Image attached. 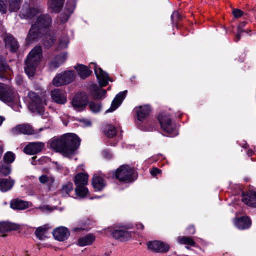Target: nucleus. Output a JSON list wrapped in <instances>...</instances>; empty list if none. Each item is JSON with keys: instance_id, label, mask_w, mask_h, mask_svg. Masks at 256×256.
Returning <instances> with one entry per match:
<instances>
[{"instance_id": "obj_1", "label": "nucleus", "mask_w": 256, "mask_h": 256, "mask_svg": "<svg viewBox=\"0 0 256 256\" xmlns=\"http://www.w3.org/2000/svg\"><path fill=\"white\" fill-rule=\"evenodd\" d=\"M80 140L75 134L68 133L50 142V147L61 153L64 156L70 158L80 145Z\"/></svg>"}, {"instance_id": "obj_2", "label": "nucleus", "mask_w": 256, "mask_h": 256, "mask_svg": "<svg viewBox=\"0 0 256 256\" xmlns=\"http://www.w3.org/2000/svg\"><path fill=\"white\" fill-rule=\"evenodd\" d=\"M52 24V18L48 14H43L39 16L35 23L32 26L27 36V40L29 43L41 37L42 34L46 32L47 28Z\"/></svg>"}, {"instance_id": "obj_3", "label": "nucleus", "mask_w": 256, "mask_h": 256, "mask_svg": "<svg viewBox=\"0 0 256 256\" xmlns=\"http://www.w3.org/2000/svg\"><path fill=\"white\" fill-rule=\"evenodd\" d=\"M42 58L40 46L34 47L28 54L24 62V70L29 77H33L36 68Z\"/></svg>"}, {"instance_id": "obj_4", "label": "nucleus", "mask_w": 256, "mask_h": 256, "mask_svg": "<svg viewBox=\"0 0 256 256\" xmlns=\"http://www.w3.org/2000/svg\"><path fill=\"white\" fill-rule=\"evenodd\" d=\"M112 176L120 182H132L136 179L138 174L136 171L128 165H122L115 172L112 173Z\"/></svg>"}, {"instance_id": "obj_5", "label": "nucleus", "mask_w": 256, "mask_h": 256, "mask_svg": "<svg viewBox=\"0 0 256 256\" xmlns=\"http://www.w3.org/2000/svg\"><path fill=\"white\" fill-rule=\"evenodd\" d=\"M0 100L9 106L16 104L18 94L10 86L0 82Z\"/></svg>"}, {"instance_id": "obj_6", "label": "nucleus", "mask_w": 256, "mask_h": 256, "mask_svg": "<svg viewBox=\"0 0 256 256\" xmlns=\"http://www.w3.org/2000/svg\"><path fill=\"white\" fill-rule=\"evenodd\" d=\"M30 100L28 108L33 112H36L40 115H43L44 112V106L46 105L44 100H42L38 95L34 92H30L28 94Z\"/></svg>"}, {"instance_id": "obj_7", "label": "nucleus", "mask_w": 256, "mask_h": 256, "mask_svg": "<svg viewBox=\"0 0 256 256\" xmlns=\"http://www.w3.org/2000/svg\"><path fill=\"white\" fill-rule=\"evenodd\" d=\"M158 120L162 129L170 136L178 134L175 125L172 122L170 116L165 112H162L158 116Z\"/></svg>"}, {"instance_id": "obj_8", "label": "nucleus", "mask_w": 256, "mask_h": 256, "mask_svg": "<svg viewBox=\"0 0 256 256\" xmlns=\"http://www.w3.org/2000/svg\"><path fill=\"white\" fill-rule=\"evenodd\" d=\"M74 72L72 70L65 71L58 74L53 79L52 84L56 86H60L68 84L74 78Z\"/></svg>"}, {"instance_id": "obj_9", "label": "nucleus", "mask_w": 256, "mask_h": 256, "mask_svg": "<svg viewBox=\"0 0 256 256\" xmlns=\"http://www.w3.org/2000/svg\"><path fill=\"white\" fill-rule=\"evenodd\" d=\"M23 0H0V12L6 14L8 10L10 12H17L20 7Z\"/></svg>"}, {"instance_id": "obj_10", "label": "nucleus", "mask_w": 256, "mask_h": 256, "mask_svg": "<svg viewBox=\"0 0 256 256\" xmlns=\"http://www.w3.org/2000/svg\"><path fill=\"white\" fill-rule=\"evenodd\" d=\"M89 66L90 68H94L100 87L106 86L108 84V81H111L108 76V74L104 72L100 68H98L96 63H90Z\"/></svg>"}, {"instance_id": "obj_11", "label": "nucleus", "mask_w": 256, "mask_h": 256, "mask_svg": "<svg viewBox=\"0 0 256 256\" xmlns=\"http://www.w3.org/2000/svg\"><path fill=\"white\" fill-rule=\"evenodd\" d=\"M88 98L84 94L80 92L76 94L73 98L72 104L76 110H82L87 105Z\"/></svg>"}, {"instance_id": "obj_12", "label": "nucleus", "mask_w": 256, "mask_h": 256, "mask_svg": "<svg viewBox=\"0 0 256 256\" xmlns=\"http://www.w3.org/2000/svg\"><path fill=\"white\" fill-rule=\"evenodd\" d=\"M10 133L12 135L20 134L32 135L36 134V132L31 125L28 124H24L17 125L13 128L10 130Z\"/></svg>"}, {"instance_id": "obj_13", "label": "nucleus", "mask_w": 256, "mask_h": 256, "mask_svg": "<svg viewBox=\"0 0 256 256\" xmlns=\"http://www.w3.org/2000/svg\"><path fill=\"white\" fill-rule=\"evenodd\" d=\"M148 248L153 252L160 253H166L170 248V246L162 241L154 240L148 242Z\"/></svg>"}, {"instance_id": "obj_14", "label": "nucleus", "mask_w": 256, "mask_h": 256, "mask_svg": "<svg viewBox=\"0 0 256 256\" xmlns=\"http://www.w3.org/2000/svg\"><path fill=\"white\" fill-rule=\"evenodd\" d=\"M52 234L56 240L64 242L69 238L70 232L66 227L61 226L54 229Z\"/></svg>"}, {"instance_id": "obj_15", "label": "nucleus", "mask_w": 256, "mask_h": 256, "mask_svg": "<svg viewBox=\"0 0 256 256\" xmlns=\"http://www.w3.org/2000/svg\"><path fill=\"white\" fill-rule=\"evenodd\" d=\"M39 12L38 8H30L28 4H24L20 11L19 16L22 18H31Z\"/></svg>"}, {"instance_id": "obj_16", "label": "nucleus", "mask_w": 256, "mask_h": 256, "mask_svg": "<svg viewBox=\"0 0 256 256\" xmlns=\"http://www.w3.org/2000/svg\"><path fill=\"white\" fill-rule=\"evenodd\" d=\"M51 97L56 103L60 104H64L67 101L66 94L64 90L56 88L52 90Z\"/></svg>"}, {"instance_id": "obj_17", "label": "nucleus", "mask_w": 256, "mask_h": 256, "mask_svg": "<svg viewBox=\"0 0 256 256\" xmlns=\"http://www.w3.org/2000/svg\"><path fill=\"white\" fill-rule=\"evenodd\" d=\"M112 234L115 239L122 242L128 240L132 236L131 232L122 228L113 230Z\"/></svg>"}, {"instance_id": "obj_18", "label": "nucleus", "mask_w": 256, "mask_h": 256, "mask_svg": "<svg viewBox=\"0 0 256 256\" xmlns=\"http://www.w3.org/2000/svg\"><path fill=\"white\" fill-rule=\"evenodd\" d=\"M44 146L42 142H30L27 144L24 149V152L28 154H34L40 152Z\"/></svg>"}, {"instance_id": "obj_19", "label": "nucleus", "mask_w": 256, "mask_h": 256, "mask_svg": "<svg viewBox=\"0 0 256 256\" xmlns=\"http://www.w3.org/2000/svg\"><path fill=\"white\" fill-rule=\"evenodd\" d=\"M127 90H124L119 92L112 100L111 106L106 111V112H112L116 110L121 104L124 99L126 96Z\"/></svg>"}, {"instance_id": "obj_20", "label": "nucleus", "mask_w": 256, "mask_h": 256, "mask_svg": "<svg viewBox=\"0 0 256 256\" xmlns=\"http://www.w3.org/2000/svg\"><path fill=\"white\" fill-rule=\"evenodd\" d=\"M92 185L95 190L100 191L106 186V182L102 175L95 174L92 180Z\"/></svg>"}, {"instance_id": "obj_21", "label": "nucleus", "mask_w": 256, "mask_h": 256, "mask_svg": "<svg viewBox=\"0 0 256 256\" xmlns=\"http://www.w3.org/2000/svg\"><path fill=\"white\" fill-rule=\"evenodd\" d=\"M242 200L248 206L256 208V192L250 191L243 194Z\"/></svg>"}, {"instance_id": "obj_22", "label": "nucleus", "mask_w": 256, "mask_h": 256, "mask_svg": "<svg viewBox=\"0 0 256 256\" xmlns=\"http://www.w3.org/2000/svg\"><path fill=\"white\" fill-rule=\"evenodd\" d=\"M134 110L136 112L138 120L142 122L150 114V108L148 105L136 107Z\"/></svg>"}, {"instance_id": "obj_23", "label": "nucleus", "mask_w": 256, "mask_h": 256, "mask_svg": "<svg viewBox=\"0 0 256 256\" xmlns=\"http://www.w3.org/2000/svg\"><path fill=\"white\" fill-rule=\"evenodd\" d=\"M76 6L74 0H68L66 4V9L67 10L66 14H61L60 17V22L64 23L68 20L69 16L72 13Z\"/></svg>"}, {"instance_id": "obj_24", "label": "nucleus", "mask_w": 256, "mask_h": 256, "mask_svg": "<svg viewBox=\"0 0 256 256\" xmlns=\"http://www.w3.org/2000/svg\"><path fill=\"white\" fill-rule=\"evenodd\" d=\"M6 46L9 48L12 52H16L19 46L17 40L11 35H6L5 39Z\"/></svg>"}, {"instance_id": "obj_25", "label": "nucleus", "mask_w": 256, "mask_h": 256, "mask_svg": "<svg viewBox=\"0 0 256 256\" xmlns=\"http://www.w3.org/2000/svg\"><path fill=\"white\" fill-rule=\"evenodd\" d=\"M94 222L89 218H84L80 222V226L74 228L73 229L74 232H78L82 230H88L94 226Z\"/></svg>"}, {"instance_id": "obj_26", "label": "nucleus", "mask_w": 256, "mask_h": 256, "mask_svg": "<svg viewBox=\"0 0 256 256\" xmlns=\"http://www.w3.org/2000/svg\"><path fill=\"white\" fill-rule=\"evenodd\" d=\"M235 224L238 229L244 230L250 228L251 225V222L248 217L242 216L236 220Z\"/></svg>"}, {"instance_id": "obj_27", "label": "nucleus", "mask_w": 256, "mask_h": 256, "mask_svg": "<svg viewBox=\"0 0 256 256\" xmlns=\"http://www.w3.org/2000/svg\"><path fill=\"white\" fill-rule=\"evenodd\" d=\"M38 180L41 184H44L46 186L48 190H51L55 181V178L53 176L48 174H42L40 176Z\"/></svg>"}, {"instance_id": "obj_28", "label": "nucleus", "mask_w": 256, "mask_h": 256, "mask_svg": "<svg viewBox=\"0 0 256 256\" xmlns=\"http://www.w3.org/2000/svg\"><path fill=\"white\" fill-rule=\"evenodd\" d=\"M74 68L77 70L78 75L82 79L86 78L92 72V71L88 66L82 64H77Z\"/></svg>"}, {"instance_id": "obj_29", "label": "nucleus", "mask_w": 256, "mask_h": 256, "mask_svg": "<svg viewBox=\"0 0 256 256\" xmlns=\"http://www.w3.org/2000/svg\"><path fill=\"white\" fill-rule=\"evenodd\" d=\"M19 228V226L16 224L8 222H0V233L3 234L8 231L16 230Z\"/></svg>"}, {"instance_id": "obj_30", "label": "nucleus", "mask_w": 256, "mask_h": 256, "mask_svg": "<svg viewBox=\"0 0 256 256\" xmlns=\"http://www.w3.org/2000/svg\"><path fill=\"white\" fill-rule=\"evenodd\" d=\"M14 183V180L10 178H1L0 180V190L2 192H6L10 190Z\"/></svg>"}, {"instance_id": "obj_31", "label": "nucleus", "mask_w": 256, "mask_h": 256, "mask_svg": "<svg viewBox=\"0 0 256 256\" xmlns=\"http://www.w3.org/2000/svg\"><path fill=\"white\" fill-rule=\"evenodd\" d=\"M67 54L66 52L60 54L55 56L50 62V66L54 68H58L66 59Z\"/></svg>"}, {"instance_id": "obj_32", "label": "nucleus", "mask_w": 256, "mask_h": 256, "mask_svg": "<svg viewBox=\"0 0 256 256\" xmlns=\"http://www.w3.org/2000/svg\"><path fill=\"white\" fill-rule=\"evenodd\" d=\"M95 236L92 234H88L86 236L80 238L78 244L80 246L90 245L95 240Z\"/></svg>"}, {"instance_id": "obj_33", "label": "nucleus", "mask_w": 256, "mask_h": 256, "mask_svg": "<svg viewBox=\"0 0 256 256\" xmlns=\"http://www.w3.org/2000/svg\"><path fill=\"white\" fill-rule=\"evenodd\" d=\"M28 206V202L18 199L12 200L10 202V207L14 210H23Z\"/></svg>"}, {"instance_id": "obj_34", "label": "nucleus", "mask_w": 256, "mask_h": 256, "mask_svg": "<svg viewBox=\"0 0 256 256\" xmlns=\"http://www.w3.org/2000/svg\"><path fill=\"white\" fill-rule=\"evenodd\" d=\"M64 0H49L48 4L50 8L54 12H59L62 10Z\"/></svg>"}, {"instance_id": "obj_35", "label": "nucleus", "mask_w": 256, "mask_h": 256, "mask_svg": "<svg viewBox=\"0 0 256 256\" xmlns=\"http://www.w3.org/2000/svg\"><path fill=\"white\" fill-rule=\"evenodd\" d=\"M88 175L84 173H79L74 178V183L77 186H86L88 184Z\"/></svg>"}, {"instance_id": "obj_36", "label": "nucleus", "mask_w": 256, "mask_h": 256, "mask_svg": "<svg viewBox=\"0 0 256 256\" xmlns=\"http://www.w3.org/2000/svg\"><path fill=\"white\" fill-rule=\"evenodd\" d=\"M48 229V227L47 225L38 228L35 231L36 238L40 240H44L46 238V233Z\"/></svg>"}, {"instance_id": "obj_37", "label": "nucleus", "mask_w": 256, "mask_h": 256, "mask_svg": "<svg viewBox=\"0 0 256 256\" xmlns=\"http://www.w3.org/2000/svg\"><path fill=\"white\" fill-rule=\"evenodd\" d=\"M104 134L109 138H113L117 134L115 126L112 124L106 125L103 130Z\"/></svg>"}, {"instance_id": "obj_38", "label": "nucleus", "mask_w": 256, "mask_h": 256, "mask_svg": "<svg viewBox=\"0 0 256 256\" xmlns=\"http://www.w3.org/2000/svg\"><path fill=\"white\" fill-rule=\"evenodd\" d=\"M92 94L94 98L100 100L105 97L106 91L100 89L96 85H95L93 86Z\"/></svg>"}, {"instance_id": "obj_39", "label": "nucleus", "mask_w": 256, "mask_h": 256, "mask_svg": "<svg viewBox=\"0 0 256 256\" xmlns=\"http://www.w3.org/2000/svg\"><path fill=\"white\" fill-rule=\"evenodd\" d=\"M177 240L181 244L189 245L192 246H194L196 245V242L190 236H179Z\"/></svg>"}, {"instance_id": "obj_40", "label": "nucleus", "mask_w": 256, "mask_h": 256, "mask_svg": "<svg viewBox=\"0 0 256 256\" xmlns=\"http://www.w3.org/2000/svg\"><path fill=\"white\" fill-rule=\"evenodd\" d=\"M10 70V67L4 62L0 60V78L4 80L7 79L6 74L8 70Z\"/></svg>"}, {"instance_id": "obj_41", "label": "nucleus", "mask_w": 256, "mask_h": 256, "mask_svg": "<svg viewBox=\"0 0 256 256\" xmlns=\"http://www.w3.org/2000/svg\"><path fill=\"white\" fill-rule=\"evenodd\" d=\"M73 190V184L70 182H68L63 184L62 190L61 193L64 196H69V194L70 192Z\"/></svg>"}, {"instance_id": "obj_42", "label": "nucleus", "mask_w": 256, "mask_h": 256, "mask_svg": "<svg viewBox=\"0 0 256 256\" xmlns=\"http://www.w3.org/2000/svg\"><path fill=\"white\" fill-rule=\"evenodd\" d=\"M15 154L12 152H7L4 156L3 160L6 164H10L15 160Z\"/></svg>"}, {"instance_id": "obj_43", "label": "nucleus", "mask_w": 256, "mask_h": 256, "mask_svg": "<svg viewBox=\"0 0 256 256\" xmlns=\"http://www.w3.org/2000/svg\"><path fill=\"white\" fill-rule=\"evenodd\" d=\"M55 38L52 36L46 34L43 38V44L46 48L51 46L54 43Z\"/></svg>"}, {"instance_id": "obj_44", "label": "nucleus", "mask_w": 256, "mask_h": 256, "mask_svg": "<svg viewBox=\"0 0 256 256\" xmlns=\"http://www.w3.org/2000/svg\"><path fill=\"white\" fill-rule=\"evenodd\" d=\"M76 194L80 197H84L88 192V188L85 186H77L75 190Z\"/></svg>"}, {"instance_id": "obj_45", "label": "nucleus", "mask_w": 256, "mask_h": 256, "mask_svg": "<svg viewBox=\"0 0 256 256\" xmlns=\"http://www.w3.org/2000/svg\"><path fill=\"white\" fill-rule=\"evenodd\" d=\"M11 172V166L8 164H2L0 166V173L4 176L8 175Z\"/></svg>"}, {"instance_id": "obj_46", "label": "nucleus", "mask_w": 256, "mask_h": 256, "mask_svg": "<svg viewBox=\"0 0 256 256\" xmlns=\"http://www.w3.org/2000/svg\"><path fill=\"white\" fill-rule=\"evenodd\" d=\"M69 43L68 38L67 35H64L60 38L58 48L60 49L66 48Z\"/></svg>"}, {"instance_id": "obj_47", "label": "nucleus", "mask_w": 256, "mask_h": 256, "mask_svg": "<svg viewBox=\"0 0 256 256\" xmlns=\"http://www.w3.org/2000/svg\"><path fill=\"white\" fill-rule=\"evenodd\" d=\"M89 107L90 110L94 112H100L101 109L100 104L94 102H90L89 104Z\"/></svg>"}, {"instance_id": "obj_48", "label": "nucleus", "mask_w": 256, "mask_h": 256, "mask_svg": "<svg viewBox=\"0 0 256 256\" xmlns=\"http://www.w3.org/2000/svg\"><path fill=\"white\" fill-rule=\"evenodd\" d=\"M246 22H240L238 27V34L236 36L234 41L238 42L240 38V34L243 32L242 28L246 25Z\"/></svg>"}, {"instance_id": "obj_49", "label": "nucleus", "mask_w": 256, "mask_h": 256, "mask_svg": "<svg viewBox=\"0 0 256 256\" xmlns=\"http://www.w3.org/2000/svg\"><path fill=\"white\" fill-rule=\"evenodd\" d=\"M171 18L173 22H176L181 20V16L178 12L174 11L171 16Z\"/></svg>"}, {"instance_id": "obj_50", "label": "nucleus", "mask_w": 256, "mask_h": 256, "mask_svg": "<svg viewBox=\"0 0 256 256\" xmlns=\"http://www.w3.org/2000/svg\"><path fill=\"white\" fill-rule=\"evenodd\" d=\"M232 14L235 18H239L244 14V12L240 9L234 8L232 10Z\"/></svg>"}, {"instance_id": "obj_51", "label": "nucleus", "mask_w": 256, "mask_h": 256, "mask_svg": "<svg viewBox=\"0 0 256 256\" xmlns=\"http://www.w3.org/2000/svg\"><path fill=\"white\" fill-rule=\"evenodd\" d=\"M160 173L161 170L156 168H153L150 171V174L152 176H156L157 174H160Z\"/></svg>"}, {"instance_id": "obj_52", "label": "nucleus", "mask_w": 256, "mask_h": 256, "mask_svg": "<svg viewBox=\"0 0 256 256\" xmlns=\"http://www.w3.org/2000/svg\"><path fill=\"white\" fill-rule=\"evenodd\" d=\"M102 153L104 156L106 158L109 159L112 157L111 153L107 150H104Z\"/></svg>"}, {"instance_id": "obj_53", "label": "nucleus", "mask_w": 256, "mask_h": 256, "mask_svg": "<svg viewBox=\"0 0 256 256\" xmlns=\"http://www.w3.org/2000/svg\"><path fill=\"white\" fill-rule=\"evenodd\" d=\"M187 230L188 234H192L195 233V229L193 226H188Z\"/></svg>"}, {"instance_id": "obj_54", "label": "nucleus", "mask_w": 256, "mask_h": 256, "mask_svg": "<svg viewBox=\"0 0 256 256\" xmlns=\"http://www.w3.org/2000/svg\"><path fill=\"white\" fill-rule=\"evenodd\" d=\"M136 226L138 229L143 230L144 228V226L142 223L137 224Z\"/></svg>"}, {"instance_id": "obj_55", "label": "nucleus", "mask_w": 256, "mask_h": 256, "mask_svg": "<svg viewBox=\"0 0 256 256\" xmlns=\"http://www.w3.org/2000/svg\"><path fill=\"white\" fill-rule=\"evenodd\" d=\"M4 152V146L2 145H0V158L1 157Z\"/></svg>"}, {"instance_id": "obj_56", "label": "nucleus", "mask_w": 256, "mask_h": 256, "mask_svg": "<svg viewBox=\"0 0 256 256\" xmlns=\"http://www.w3.org/2000/svg\"><path fill=\"white\" fill-rule=\"evenodd\" d=\"M5 120V118L2 116H0V126L2 124L3 122Z\"/></svg>"}, {"instance_id": "obj_57", "label": "nucleus", "mask_w": 256, "mask_h": 256, "mask_svg": "<svg viewBox=\"0 0 256 256\" xmlns=\"http://www.w3.org/2000/svg\"><path fill=\"white\" fill-rule=\"evenodd\" d=\"M253 153V152L252 150H249L248 151V154L250 156H252V154Z\"/></svg>"}, {"instance_id": "obj_58", "label": "nucleus", "mask_w": 256, "mask_h": 256, "mask_svg": "<svg viewBox=\"0 0 256 256\" xmlns=\"http://www.w3.org/2000/svg\"><path fill=\"white\" fill-rule=\"evenodd\" d=\"M115 144H116V143L111 144L110 142H107V145H110V146H114Z\"/></svg>"}, {"instance_id": "obj_59", "label": "nucleus", "mask_w": 256, "mask_h": 256, "mask_svg": "<svg viewBox=\"0 0 256 256\" xmlns=\"http://www.w3.org/2000/svg\"><path fill=\"white\" fill-rule=\"evenodd\" d=\"M102 256H110L109 253H105Z\"/></svg>"}, {"instance_id": "obj_60", "label": "nucleus", "mask_w": 256, "mask_h": 256, "mask_svg": "<svg viewBox=\"0 0 256 256\" xmlns=\"http://www.w3.org/2000/svg\"><path fill=\"white\" fill-rule=\"evenodd\" d=\"M91 124L90 121H87L86 126H90Z\"/></svg>"}, {"instance_id": "obj_61", "label": "nucleus", "mask_w": 256, "mask_h": 256, "mask_svg": "<svg viewBox=\"0 0 256 256\" xmlns=\"http://www.w3.org/2000/svg\"><path fill=\"white\" fill-rule=\"evenodd\" d=\"M186 248L188 249V250H190V248L188 246H186Z\"/></svg>"}, {"instance_id": "obj_62", "label": "nucleus", "mask_w": 256, "mask_h": 256, "mask_svg": "<svg viewBox=\"0 0 256 256\" xmlns=\"http://www.w3.org/2000/svg\"><path fill=\"white\" fill-rule=\"evenodd\" d=\"M247 144H246V146ZM244 147L245 148H246V146H244Z\"/></svg>"}, {"instance_id": "obj_63", "label": "nucleus", "mask_w": 256, "mask_h": 256, "mask_svg": "<svg viewBox=\"0 0 256 256\" xmlns=\"http://www.w3.org/2000/svg\"><path fill=\"white\" fill-rule=\"evenodd\" d=\"M0 180H1V178H0Z\"/></svg>"}]
</instances>
